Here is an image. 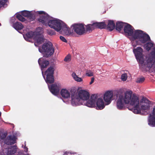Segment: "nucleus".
I'll return each mask as SVG.
<instances>
[{
	"mask_svg": "<svg viewBox=\"0 0 155 155\" xmlns=\"http://www.w3.org/2000/svg\"><path fill=\"white\" fill-rule=\"evenodd\" d=\"M130 104V105L134 106L133 108L131 109L134 113L141 114V110L139 107V101L138 97L135 94L132 95L131 91H126L124 94H118L117 101V107L118 109L122 110L125 104Z\"/></svg>",
	"mask_w": 155,
	"mask_h": 155,
	"instance_id": "obj_1",
	"label": "nucleus"
},
{
	"mask_svg": "<svg viewBox=\"0 0 155 155\" xmlns=\"http://www.w3.org/2000/svg\"><path fill=\"white\" fill-rule=\"evenodd\" d=\"M39 51L44 54V57L48 58L52 55L54 52V48L50 42L44 43L41 48H38Z\"/></svg>",
	"mask_w": 155,
	"mask_h": 155,
	"instance_id": "obj_2",
	"label": "nucleus"
},
{
	"mask_svg": "<svg viewBox=\"0 0 155 155\" xmlns=\"http://www.w3.org/2000/svg\"><path fill=\"white\" fill-rule=\"evenodd\" d=\"M54 69L53 67L51 66L48 68L45 72V74L46 76V78L45 79V76L44 75L43 77L47 83L52 84L54 82Z\"/></svg>",
	"mask_w": 155,
	"mask_h": 155,
	"instance_id": "obj_3",
	"label": "nucleus"
},
{
	"mask_svg": "<svg viewBox=\"0 0 155 155\" xmlns=\"http://www.w3.org/2000/svg\"><path fill=\"white\" fill-rule=\"evenodd\" d=\"M133 51L137 61L140 64H143L144 63V60L143 58L142 48L140 47H137L136 48H134Z\"/></svg>",
	"mask_w": 155,
	"mask_h": 155,
	"instance_id": "obj_4",
	"label": "nucleus"
},
{
	"mask_svg": "<svg viewBox=\"0 0 155 155\" xmlns=\"http://www.w3.org/2000/svg\"><path fill=\"white\" fill-rule=\"evenodd\" d=\"M84 24L82 23L74 24L72 25L74 31L78 35H82L85 33Z\"/></svg>",
	"mask_w": 155,
	"mask_h": 155,
	"instance_id": "obj_5",
	"label": "nucleus"
},
{
	"mask_svg": "<svg viewBox=\"0 0 155 155\" xmlns=\"http://www.w3.org/2000/svg\"><path fill=\"white\" fill-rule=\"evenodd\" d=\"M48 25L57 31H60L61 29V24L60 20L58 19H55L51 20L49 21Z\"/></svg>",
	"mask_w": 155,
	"mask_h": 155,
	"instance_id": "obj_6",
	"label": "nucleus"
},
{
	"mask_svg": "<svg viewBox=\"0 0 155 155\" xmlns=\"http://www.w3.org/2000/svg\"><path fill=\"white\" fill-rule=\"evenodd\" d=\"M40 15H42L38 19V21L45 25H48L49 21L51 20V18L48 14L43 11L37 12Z\"/></svg>",
	"mask_w": 155,
	"mask_h": 155,
	"instance_id": "obj_7",
	"label": "nucleus"
},
{
	"mask_svg": "<svg viewBox=\"0 0 155 155\" xmlns=\"http://www.w3.org/2000/svg\"><path fill=\"white\" fill-rule=\"evenodd\" d=\"M98 99L97 94H93L89 100L83 101L82 105H86L89 107H95V103L96 100Z\"/></svg>",
	"mask_w": 155,
	"mask_h": 155,
	"instance_id": "obj_8",
	"label": "nucleus"
},
{
	"mask_svg": "<svg viewBox=\"0 0 155 155\" xmlns=\"http://www.w3.org/2000/svg\"><path fill=\"white\" fill-rule=\"evenodd\" d=\"M42 31L43 29L41 28L38 27L37 28V33L34 38V39L36 41V42L38 45L41 44L44 41L43 37L41 35Z\"/></svg>",
	"mask_w": 155,
	"mask_h": 155,
	"instance_id": "obj_9",
	"label": "nucleus"
},
{
	"mask_svg": "<svg viewBox=\"0 0 155 155\" xmlns=\"http://www.w3.org/2000/svg\"><path fill=\"white\" fill-rule=\"evenodd\" d=\"M71 104L73 106H77L82 105L83 100L81 99L76 93L71 95Z\"/></svg>",
	"mask_w": 155,
	"mask_h": 155,
	"instance_id": "obj_10",
	"label": "nucleus"
},
{
	"mask_svg": "<svg viewBox=\"0 0 155 155\" xmlns=\"http://www.w3.org/2000/svg\"><path fill=\"white\" fill-rule=\"evenodd\" d=\"M50 92L54 95H57L59 93L60 87L59 84L54 83L48 86Z\"/></svg>",
	"mask_w": 155,
	"mask_h": 155,
	"instance_id": "obj_11",
	"label": "nucleus"
},
{
	"mask_svg": "<svg viewBox=\"0 0 155 155\" xmlns=\"http://www.w3.org/2000/svg\"><path fill=\"white\" fill-rule=\"evenodd\" d=\"M143 103V104H142L140 108L141 111H144L146 110L149 109L150 108L149 104H150V101L146 98L143 97L140 101V103Z\"/></svg>",
	"mask_w": 155,
	"mask_h": 155,
	"instance_id": "obj_12",
	"label": "nucleus"
},
{
	"mask_svg": "<svg viewBox=\"0 0 155 155\" xmlns=\"http://www.w3.org/2000/svg\"><path fill=\"white\" fill-rule=\"evenodd\" d=\"M78 95L81 99L84 101L88 100L90 96L89 93L88 92L82 90L79 91Z\"/></svg>",
	"mask_w": 155,
	"mask_h": 155,
	"instance_id": "obj_13",
	"label": "nucleus"
},
{
	"mask_svg": "<svg viewBox=\"0 0 155 155\" xmlns=\"http://www.w3.org/2000/svg\"><path fill=\"white\" fill-rule=\"evenodd\" d=\"M113 96V93L112 91H108L105 93L104 96V99L107 105L110 103Z\"/></svg>",
	"mask_w": 155,
	"mask_h": 155,
	"instance_id": "obj_14",
	"label": "nucleus"
},
{
	"mask_svg": "<svg viewBox=\"0 0 155 155\" xmlns=\"http://www.w3.org/2000/svg\"><path fill=\"white\" fill-rule=\"evenodd\" d=\"M124 26V31L126 35L131 36L132 35L134 29L133 27L129 24L126 23Z\"/></svg>",
	"mask_w": 155,
	"mask_h": 155,
	"instance_id": "obj_15",
	"label": "nucleus"
},
{
	"mask_svg": "<svg viewBox=\"0 0 155 155\" xmlns=\"http://www.w3.org/2000/svg\"><path fill=\"white\" fill-rule=\"evenodd\" d=\"M16 137L14 135H9L5 139L4 143L8 145H11L16 143Z\"/></svg>",
	"mask_w": 155,
	"mask_h": 155,
	"instance_id": "obj_16",
	"label": "nucleus"
},
{
	"mask_svg": "<svg viewBox=\"0 0 155 155\" xmlns=\"http://www.w3.org/2000/svg\"><path fill=\"white\" fill-rule=\"evenodd\" d=\"M21 13L22 16L27 18L31 21H33L35 19L34 14L31 12L24 10L21 12Z\"/></svg>",
	"mask_w": 155,
	"mask_h": 155,
	"instance_id": "obj_17",
	"label": "nucleus"
},
{
	"mask_svg": "<svg viewBox=\"0 0 155 155\" xmlns=\"http://www.w3.org/2000/svg\"><path fill=\"white\" fill-rule=\"evenodd\" d=\"M139 40L141 43L144 44L148 41H150V38L147 34L143 32Z\"/></svg>",
	"mask_w": 155,
	"mask_h": 155,
	"instance_id": "obj_18",
	"label": "nucleus"
},
{
	"mask_svg": "<svg viewBox=\"0 0 155 155\" xmlns=\"http://www.w3.org/2000/svg\"><path fill=\"white\" fill-rule=\"evenodd\" d=\"M38 61L41 69L47 68L49 64V62L48 61L44 60L42 58H39Z\"/></svg>",
	"mask_w": 155,
	"mask_h": 155,
	"instance_id": "obj_19",
	"label": "nucleus"
},
{
	"mask_svg": "<svg viewBox=\"0 0 155 155\" xmlns=\"http://www.w3.org/2000/svg\"><path fill=\"white\" fill-rule=\"evenodd\" d=\"M143 32L142 31L137 30L133 32L132 37L134 39H139Z\"/></svg>",
	"mask_w": 155,
	"mask_h": 155,
	"instance_id": "obj_20",
	"label": "nucleus"
},
{
	"mask_svg": "<svg viewBox=\"0 0 155 155\" xmlns=\"http://www.w3.org/2000/svg\"><path fill=\"white\" fill-rule=\"evenodd\" d=\"M97 109V110H101L105 107L104 102L102 99L98 98L96 103Z\"/></svg>",
	"mask_w": 155,
	"mask_h": 155,
	"instance_id": "obj_21",
	"label": "nucleus"
},
{
	"mask_svg": "<svg viewBox=\"0 0 155 155\" xmlns=\"http://www.w3.org/2000/svg\"><path fill=\"white\" fill-rule=\"evenodd\" d=\"M37 33V29L36 31L33 32L32 31H29L24 36V38L25 39L26 38H34V37L36 35Z\"/></svg>",
	"mask_w": 155,
	"mask_h": 155,
	"instance_id": "obj_22",
	"label": "nucleus"
},
{
	"mask_svg": "<svg viewBox=\"0 0 155 155\" xmlns=\"http://www.w3.org/2000/svg\"><path fill=\"white\" fill-rule=\"evenodd\" d=\"M60 93L62 97L65 98H68L70 97V93L69 91L65 89H62Z\"/></svg>",
	"mask_w": 155,
	"mask_h": 155,
	"instance_id": "obj_23",
	"label": "nucleus"
},
{
	"mask_svg": "<svg viewBox=\"0 0 155 155\" xmlns=\"http://www.w3.org/2000/svg\"><path fill=\"white\" fill-rule=\"evenodd\" d=\"M61 29H62L61 31L66 35H68L71 33L70 28L65 24L63 25Z\"/></svg>",
	"mask_w": 155,
	"mask_h": 155,
	"instance_id": "obj_24",
	"label": "nucleus"
},
{
	"mask_svg": "<svg viewBox=\"0 0 155 155\" xmlns=\"http://www.w3.org/2000/svg\"><path fill=\"white\" fill-rule=\"evenodd\" d=\"M107 29L110 31L113 30L115 28V24L113 20H109L107 25H106Z\"/></svg>",
	"mask_w": 155,
	"mask_h": 155,
	"instance_id": "obj_25",
	"label": "nucleus"
},
{
	"mask_svg": "<svg viewBox=\"0 0 155 155\" xmlns=\"http://www.w3.org/2000/svg\"><path fill=\"white\" fill-rule=\"evenodd\" d=\"M126 23L121 21H117L116 23V29L120 32L123 27H124V24Z\"/></svg>",
	"mask_w": 155,
	"mask_h": 155,
	"instance_id": "obj_26",
	"label": "nucleus"
},
{
	"mask_svg": "<svg viewBox=\"0 0 155 155\" xmlns=\"http://www.w3.org/2000/svg\"><path fill=\"white\" fill-rule=\"evenodd\" d=\"M17 150L16 146H13L8 148V150L7 154L12 155L15 153Z\"/></svg>",
	"mask_w": 155,
	"mask_h": 155,
	"instance_id": "obj_27",
	"label": "nucleus"
},
{
	"mask_svg": "<svg viewBox=\"0 0 155 155\" xmlns=\"http://www.w3.org/2000/svg\"><path fill=\"white\" fill-rule=\"evenodd\" d=\"M13 27L17 31L22 29L23 28V26L22 24L18 22H17L13 24Z\"/></svg>",
	"mask_w": 155,
	"mask_h": 155,
	"instance_id": "obj_28",
	"label": "nucleus"
},
{
	"mask_svg": "<svg viewBox=\"0 0 155 155\" xmlns=\"http://www.w3.org/2000/svg\"><path fill=\"white\" fill-rule=\"evenodd\" d=\"M148 124L152 127L155 126V117L152 116L151 114H150L149 117Z\"/></svg>",
	"mask_w": 155,
	"mask_h": 155,
	"instance_id": "obj_29",
	"label": "nucleus"
},
{
	"mask_svg": "<svg viewBox=\"0 0 155 155\" xmlns=\"http://www.w3.org/2000/svg\"><path fill=\"white\" fill-rule=\"evenodd\" d=\"M154 61V60L148 57L147 59L146 62L143 63L144 65L146 66V67H147L149 68H150L152 67L153 65V62Z\"/></svg>",
	"mask_w": 155,
	"mask_h": 155,
	"instance_id": "obj_30",
	"label": "nucleus"
},
{
	"mask_svg": "<svg viewBox=\"0 0 155 155\" xmlns=\"http://www.w3.org/2000/svg\"><path fill=\"white\" fill-rule=\"evenodd\" d=\"M85 33L87 32L90 33L93 30L92 24H88L85 25Z\"/></svg>",
	"mask_w": 155,
	"mask_h": 155,
	"instance_id": "obj_31",
	"label": "nucleus"
},
{
	"mask_svg": "<svg viewBox=\"0 0 155 155\" xmlns=\"http://www.w3.org/2000/svg\"><path fill=\"white\" fill-rule=\"evenodd\" d=\"M98 28L102 29L106 27V25L104 22H97Z\"/></svg>",
	"mask_w": 155,
	"mask_h": 155,
	"instance_id": "obj_32",
	"label": "nucleus"
},
{
	"mask_svg": "<svg viewBox=\"0 0 155 155\" xmlns=\"http://www.w3.org/2000/svg\"><path fill=\"white\" fill-rule=\"evenodd\" d=\"M153 44L151 42H147L145 45V48L147 51H149L153 47Z\"/></svg>",
	"mask_w": 155,
	"mask_h": 155,
	"instance_id": "obj_33",
	"label": "nucleus"
},
{
	"mask_svg": "<svg viewBox=\"0 0 155 155\" xmlns=\"http://www.w3.org/2000/svg\"><path fill=\"white\" fill-rule=\"evenodd\" d=\"M72 76L74 79V80L78 81L80 82L82 81V79L81 78L78 77L76 74L75 73H73L72 74Z\"/></svg>",
	"mask_w": 155,
	"mask_h": 155,
	"instance_id": "obj_34",
	"label": "nucleus"
},
{
	"mask_svg": "<svg viewBox=\"0 0 155 155\" xmlns=\"http://www.w3.org/2000/svg\"><path fill=\"white\" fill-rule=\"evenodd\" d=\"M154 51H152L150 53L149 57L155 61V47L153 49Z\"/></svg>",
	"mask_w": 155,
	"mask_h": 155,
	"instance_id": "obj_35",
	"label": "nucleus"
},
{
	"mask_svg": "<svg viewBox=\"0 0 155 155\" xmlns=\"http://www.w3.org/2000/svg\"><path fill=\"white\" fill-rule=\"evenodd\" d=\"M16 17L19 21L22 22H24L25 21V18L23 17L22 15L20 14H17L16 15Z\"/></svg>",
	"mask_w": 155,
	"mask_h": 155,
	"instance_id": "obj_36",
	"label": "nucleus"
},
{
	"mask_svg": "<svg viewBox=\"0 0 155 155\" xmlns=\"http://www.w3.org/2000/svg\"><path fill=\"white\" fill-rule=\"evenodd\" d=\"M145 79L144 77L137 78L136 82L138 83H143L145 81Z\"/></svg>",
	"mask_w": 155,
	"mask_h": 155,
	"instance_id": "obj_37",
	"label": "nucleus"
},
{
	"mask_svg": "<svg viewBox=\"0 0 155 155\" xmlns=\"http://www.w3.org/2000/svg\"><path fill=\"white\" fill-rule=\"evenodd\" d=\"M127 74L126 73L123 74L121 76V80L123 81H126L127 79Z\"/></svg>",
	"mask_w": 155,
	"mask_h": 155,
	"instance_id": "obj_38",
	"label": "nucleus"
},
{
	"mask_svg": "<svg viewBox=\"0 0 155 155\" xmlns=\"http://www.w3.org/2000/svg\"><path fill=\"white\" fill-rule=\"evenodd\" d=\"M47 33L48 35H54L55 34V32L54 31L51 29L48 30Z\"/></svg>",
	"mask_w": 155,
	"mask_h": 155,
	"instance_id": "obj_39",
	"label": "nucleus"
},
{
	"mask_svg": "<svg viewBox=\"0 0 155 155\" xmlns=\"http://www.w3.org/2000/svg\"><path fill=\"white\" fill-rule=\"evenodd\" d=\"M86 75L89 77L92 76H93V73L91 71H87L86 73Z\"/></svg>",
	"mask_w": 155,
	"mask_h": 155,
	"instance_id": "obj_40",
	"label": "nucleus"
},
{
	"mask_svg": "<svg viewBox=\"0 0 155 155\" xmlns=\"http://www.w3.org/2000/svg\"><path fill=\"white\" fill-rule=\"evenodd\" d=\"M92 25L93 30L95 29L98 28L97 22H94L92 24Z\"/></svg>",
	"mask_w": 155,
	"mask_h": 155,
	"instance_id": "obj_41",
	"label": "nucleus"
},
{
	"mask_svg": "<svg viewBox=\"0 0 155 155\" xmlns=\"http://www.w3.org/2000/svg\"><path fill=\"white\" fill-rule=\"evenodd\" d=\"M70 59L71 55L68 54L65 58L64 60L65 61H69L71 60Z\"/></svg>",
	"mask_w": 155,
	"mask_h": 155,
	"instance_id": "obj_42",
	"label": "nucleus"
},
{
	"mask_svg": "<svg viewBox=\"0 0 155 155\" xmlns=\"http://www.w3.org/2000/svg\"><path fill=\"white\" fill-rule=\"evenodd\" d=\"M60 39L62 41H63L66 42H67V40L66 39L64 38V37L62 36H60Z\"/></svg>",
	"mask_w": 155,
	"mask_h": 155,
	"instance_id": "obj_43",
	"label": "nucleus"
},
{
	"mask_svg": "<svg viewBox=\"0 0 155 155\" xmlns=\"http://www.w3.org/2000/svg\"><path fill=\"white\" fill-rule=\"evenodd\" d=\"M7 2V0H0V3L2 5H5Z\"/></svg>",
	"mask_w": 155,
	"mask_h": 155,
	"instance_id": "obj_44",
	"label": "nucleus"
},
{
	"mask_svg": "<svg viewBox=\"0 0 155 155\" xmlns=\"http://www.w3.org/2000/svg\"><path fill=\"white\" fill-rule=\"evenodd\" d=\"M6 134H2V135H0V138L2 139H4L6 138Z\"/></svg>",
	"mask_w": 155,
	"mask_h": 155,
	"instance_id": "obj_45",
	"label": "nucleus"
},
{
	"mask_svg": "<svg viewBox=\"0 0 155 155\" xmlns=\"http://www.w3.org/2000/svg\"><path fill=\"white\" fill-rule=\"evenodd\" d=\"M94 77L91 78V81L90 83V84H92L94 82Z\"/></svg>",
	"mask_w": 155,
	"mask_h": 155,
	"instance_id": "obj_46",
	"label": "nucleus"
},
{
	"mask_svg": "<svg viewBox=\"0 0 155 155\" xmlns=\"http://www.w3.org/2000/svg\"><path fill=\"white\" fill-rule=\"evenodd\" d=\"M152 116L155 117V107L153 108Z\"/></svg>",
	"mask_w": 155,
	"mask_h": 155,
	"instance_id": "obj_47",
	"label": "nucleus"
},
{
	"mask_svg": "<svg viewBox=\"0 0 155 155\" xmlns=\"http://www.w3.org/2000/svg\"><path fill=\"white\" fill-rule=\"evenodd\" d=\"M25 151L27 152L28 151V148L25 147Z\"/></svg>",
	"mask_w": 155,
	"mask_h": 155,
	"instance_id": "obj_48",
	"label": "nucleus"
},
{
	"mask_svg": "<svg viewBox=\"0 0 155 155\" xmlns=\"http://www.w3.org/2000/svg\"><path fill=\"white\" fill-rule=\"evenodd\" d=\"M64 154L65 155H68V153L66 152H65L64 153Z\"/></svg>",
	"mask_w": 155,
	"mask_h": 155,
	"instance_id": "obj_49",
	"label": "nucleus"
},
{
	"mask_svg": "<svg viewBox=\"0 0 155 155\" xmlns=\"http://www.w3.org/2000/svg\"><path fill=\"white\" fill-rule=\"evenodd\" d=\"M1 112L0 111V117L1 116Z\"/></svg>",
	"mask_w": 155,
	"mask_h": 155,
	"instance_id": "obj_50",
	"label": "nucleus"
},
{
	"mask_svg": "<svg viewBox=\"0 0 155 155\" xmlns=\"http://www.w3.org/2000/svg\"><path fill=\"white\" fill-rule=\"evenodd\" d=\"M26 155H29V154H26Z\"/></svg>",
	"mask_w": 155,
	"mask_h": 155,
	"instance_id": "obj_51",
	"label": "nucleus"
},
{
	"mask_svg": "<svg viewBox=\"0 0 155 155\" xmlns=\"http://www.w3.org/2000/svg\"><path fill=\"white\" fill-rule=\"evenodd\" d=\"M143 103H143L142 102V104H143Z\"/></svg>",
	"mask_w": 155,
	"mask_h": 155,
	"instance_id": "obj_52",
	"label": "nucleus"
},
{
	"mask_svg": "<svg viewBox=\"0 0 155 155\" xmlns=\"http://www.w3.org/2000/svg\"><path fill=\"white\" fill-rule=\"evenodd\" d=\"M35 44L36 45V43H35Z\"/></svg>",
	"mask_w": 155,
	"mask_h": 155,
	"instance_id": "obj_53",
	"label": "nucleus"
},
{
	"mask_svg": "<svg viewBox=\"0 0 155 155\" xmlns=\"http://www.w3.org/2000/svg\"><path fill=\"white\" fill-rule=\"evenodd\" d=\"M1 25V24L0 23V26Z\"/></svg>",
	"mask_w": 155,
	"mask_h": 155,
	"instance_id": "obj_54",
	"label": "nucleus"
},
{
	"mask_svg": "<svg viewBox=\"0 0 155 155\" xmlns=\"http://www.w3.org/2000/svg\"><path fill=\"white\" fill-rule=\"evenodd\" d=\"M0 4H1V5H2L0 3Z\"/></svg>",
	"mask_w": 155,
	"mask_h": 155,
	"instance_id": "obj_55",
	"label": "nucleus"
}]
</instances>
